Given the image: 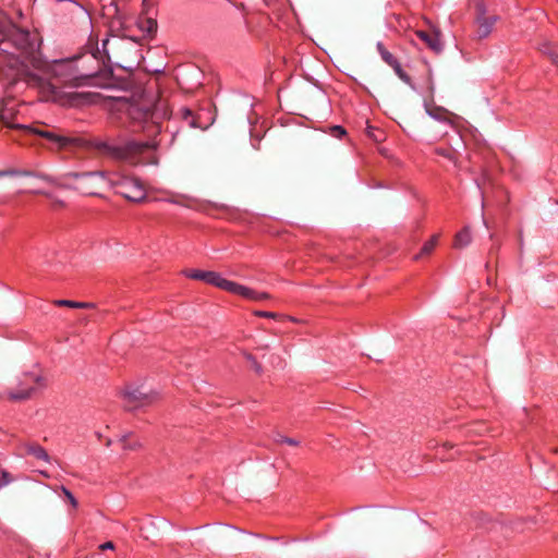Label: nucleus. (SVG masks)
Instances as JSON below:
<instances>
[{"label":"nucleus","instance_id":"nucleus-1","mask_svg":"<svg viewBox=\"0 0 558 558\" xmlns=\"http://www.w3.org/2000/svg\"><path fill=\"white\" fill-rule=\"evenodd\" d=\"M43 36L33 27L20 56H9L4 68L9 84L25 83L38 92L44 101L61 106L81 105L86 95L65 92L64 87H80L89 84L97 76L99 66L87 69L82 57L48 61L41 51Z\"/></svg>","mask_w":558,"mask_h":558},{"label":"nucleus","instance_id":"nucleus-37","mask_svg":"<svg viewBox=\"0 0 558 558\" xmlns=\"http://www.w3.org/2000/svg\"><path fill=\"white\" fill-rule=\"evenodd\" d=\"M452 447H453V446H452V445H450V444H448V442L444 444V448H450V449H451Z\"/></svg>","mask_w":558,"mask_h":558},{"label":"nucleus","instance_id":"nucleus-39","mask_svg":"<svg viewBox=\"0 0 558 558\" xmlns=\"http://www.w3.org/2000/svg\"><path fill=\"white\" fill-rule=\"evenodd\" d=\"M28 558H33V557L29 556Z\"/></svg>","mask_w":558,"mask_h":558},{"label":"nucleus","instance_id":"nucleus-17","mask_svg":"<svg viewBox=\"0 0 558 558\" xmlns=\"http://www.w3.org/2000/svg\"><path fill=\"white\" fill-rule=\"evenodd\" d=\"M138 28L147 37H154L158 29L157 21L153 17H140Z\"/></svg>","mask_w":558,"mask_h":558},{"label":"nucleus","instance_id":"nucleus-31","mask_svg":"<svg viewBox=\"0 0 558 558\" xmlns=\"http://www.w3.org/2000/svg\"><path fill=\"white\" fill-rule=\"evenodd\" d=\"M427 113L436 120H441L445 112L444 108L435 107L434 109L427 108Z\"/></svg>","mask_w":558,"mask_h":558},{"label":"nucleus","instance_id":"nucleus-35","mask_svg":"<svg viewBox=\"0 0 558 558\" xmlns=\"http://www.w3.org/2000/svg\"><path fill=\"white\" fill-rule=\"evenodd\" d=\"M108 43H109V38H106V39L102 40V49H104V52H106V53H107L106 46H107Z\"/></svg>","mask_w":558,"mask_h":558},{"label":"nucleus","instance_id":"nucleus-5","mask_svg":"<svg viewBox=\"0 0 558 558\" xmlns=\"http://www.w3.org/2000/svg\"><path fill=\"white\" fill-rule=\"evenodd\" d=\"M109 186L114 189L116 194L130 202L141 203L146 199L145 186L137 178L118 174L110 175Z\"/></svg>","mask_w":558,"mask_h":558},{"label":"nucleus","instance_id":"nucleus-29","mask_svg":"<svg viewBox=\"0 0 558 558\" xmlns=\"http://www.w3.org/2000/svg\"><path fill=\"white\" fill-rule=\"evenodd\" d=\"M244 356H245V359L250 362V364H251L252 368H253V369H254L258 375H259V374H262V372H263V367H262V365L258 363V361L256 360V357H255L253 354L247 353V352H245V353H244Z\"/></svg>","mask_w":558,"mask_h":558},{"label":"nucleus","instance_id":"nucleus-28","mask_svg":"<svg viewBox=\"0 0 558 558\" xmlns=\"http://www.w3.org/2000/svg\"><path fill=\"white\" fill-rule=\"evenodd\" d=\"M329 134L341 140L347 135V130L342 125H332L329 128Z\"/></svg>","mask_w":558,"mask_h":558},{"label":"nucleus","instance_id":"nucleus-7","mask_svg":"<svg viewBox=\"0 0 558 558\" xmlns=\"http://www.w3.org/2000/svg\"><path fill=\"white\" fill-rule=\"evenodd\" d=\"M472 2L474 8V25L476 27L475 34L477 39L482 40L493 33L499 16L497 14L487 13V7L484 0H472Z\"/></svg>","mask_w":558,"mask_h":558},{"label":"nucleus","instance_id":"nucleus-4","mask_svg":"<svg viewBox=\"0 0 558 558\" xmlns=\"http://www.w3.org/2000/svg\"><path fill=\"white\" fill-rule=\"evenodd\" d=\"M110 174L105 171H70L64 179L71 181L72 189L87 196L102 197L101 190L109 185Z\"/></svg>","mask_w":558,"mask_h":558},{"label":"nucleus","instance_id":"nucleus-2","mask_svg":"<svg viewBox=\"0 0 558 558\" xmlns=\"http://www.w3.org/2000/svg\"><path fill=\"white\" fill-rule=\"evenodd\" d=\"M32 28L23 27L12 20L0 19V75L5 80V63L9 56H20Z\"/></svg>","mask_w":558,"mask_h":558},{"label":"nucleus","instance_id":"nucleus-36","mask_svg":"<svg viewBox=\"0 0 558 558\" xmlns=\"http://www.w3.org/2000/svg\"><path fill=\"white\" fill-rule=\"evenodd\" d=\"M39 473H40L43 476H45V477H49V476H50V475L48 474V472H46V471H40Z\"/></svg>","mask_w":558,"mask_h":558},{"label":"nucleus","instance_id":"nucleus-30","mask_svg":"<svg viewBox=\"0 0 558 558\" xmlns=\"http://www.w3.org/2000/svg\"><path fill=\"white\" fill-rule=\"evenodd\" d=\"M253 315L256 317L271 318V319H276L279 317V314H277L275 312H268V311H254Z\"/></svg>","mask_w":558,"mask_h":558},{"label":"nucleus","instance_id":"nucleus-21","mask_svg":"<svg viewBox=\"0 0 558 558\" xmlns=\"http://www.w3.org/2000/svg\"><path fill=\"white\" fill-rule=\"evenodd\" d=\"M538 50L542 54L548 57L550 62L555 65H558V51L549 41H545L539 45Z\"/></svg>","mask_w":558,"mask_h":558},{"label":"nucleus","instance_id":"nucleus-6","mask_svg":"<svg viewBox=\"0 0 558 558\" xmlns=\"http://www.w3.org/2000/svg\"><path fill=\"white\" fill-rule=\"evenodd\" d=\"M119 397L123 401V407L128 411H134L141 408L149 407L159 400L156 391L144 390L143 386L126 385L119 391Z\"/></svg>","mask_w":558,"mask_h":558},{"label":"nucleus","instance_id":"nucleus-24","mask_svg":"<svg viewBox=\"0 0 558 558\" xmlns=\"http://www.w3.org/2000/svg\"><path fill=\"white\" fill-rule=\"evenodd\" d=\"M183 274L189 279L199 280V281H204L205 283H207L209 271L201 270V269H187V270H184Z\"/></svg>","mask_w":558,"mask_h":558},{"label":"nucleus","instance_id":"nucleus-18","mask_svg":"<svg viewBox=\"0 0 558 558\" xmlns=\"http://www.w3.org/2000/svg\"><path fill=\"white\" fill-rule=\"evenodd\" d=\"M435 155L440 156L448 161L452 162L454 167H458L459 153L452 147H436L434 149Z\"/></svg>","mask_w":558,"mask_h":558},{"label":"nucleus","instance_id":"nucleus-19","mask_svg":"<svg viewBox=\"0 0 558 558\" xmlns=\"http://www.w3.org/2000/svg\"><path fill=\"white\" fill-rule=\"evenodd\" d=\"M438 240L439 234L432 235V238L423 244L420 252L414 256V259L418 260L420 258L430 255L432 252L435 250Z\"/></svg>","mask_w":558,"mask_h":558},{"label":"nucleus","instance_id":"nucleus-11","mask_svg":"<svg viewBox=\"0 0 558 558\" xmlns=\"http://www.w3.org/2000/svg\"><path fill=\"white\" fill-rule=\"evenodd\" d=\"M415 35L420 38L433 52L440 53L444 49L441 43V34L437 29L433 31H415Z\"/></svg>","mask_w":558,"mask_h":558},{"label":"nucleus","instance_id":"nucleus-38","mask_svg":"<svg viewBox=\"0 0 558 558\" xmlns=\"http://www.w3.org/2000/svg\"><path fill=\"white\" fill-rule=\"evenodd\" d=\"M95 58H96V57H95V54H92L89 59H90L92 61H94V60H95Z\"/></svg>","mask_w":558,"mask_h":558},{"label":"nucleus","instance_id":"nucleus-12","mask_svg":"<svg viewBox=\"0 0 558 558\" xmlns=\"http://www.w3.org/2000/svg\"><path fill=\"white\" fill-rule=\"evenodd\" d=\"M207 284L214 286L231 294H234L239 283L223 278L217 271H209Z\"/></svg>","mask_w":558,"mask_h":558},{"label":"nucleus","instance_id":"nucleus-10","mask_svg":"<svg viewBox=\"0 0 558 558\" xmlns=\"http://www.w3.org/2000/svg\"><path fill=\"white\" fill-rule=\"evenodd\" d=\"M376 49L385 63L391 66L396 73V75L407 85L411 86L413 89L415 88L412 78L410 75L402 69L401 63L398 58L395 57L384 45V43L378 41L376 44Z\"/></svg>","mask_w":558,"mask_h":558},{"label":"nucleus","instance_id":"nucleus-16","mask_svg":"<svg viewBox=\"0 0 558 558\" xmlns=\"http://www.w3.org/2000/svg\"><path fill=\"white\" fill-rule=\"evenodd\" d=\"M120 442L123 450L137 451L143 448V444L141 442L140 438L133 433L123 435L120 438Z\"/></svg>","mask_w":558,"mask_h":558},{"label":"nucleus","instance_id":"nucleus-26","mask_svg":"<svg viewBox=\"0 0 558 558\" xmlns=\"http://www.w3.org/2000/svg\"><path fill=\"white\" fill-rule=\"evenodd\" d=\"M426 93L428 98L433 101L435 94V84L430 66L427 64V76H426Z\"/></svg>","mask_w":558,"mask_h":558},{"label":"nucleus","instance_id":"nucleus-22","mask_svg":"<svg viewBox=\"0 0 558 558\" xmlns=\"http://www.w3.org/2000/svg\"><path fill=\"white\" fill-rule=\"evenodd\" d=\"M365 131L367 137L375 143H381L386 140V133L379 128L367 124Z\"/></svg>","mask_w":558,"mask_h":558},{"label":"nucleus","instance_id":"nucleus-34","mask_svg":"<svg viewBox=\"0 0 558 558\" xmlns=\"http://www.w3.org/2000/svg\"><path fill=\"white\" fill-rule=\"evenodd\" d=\"M113 548H114V544H113L111 541L106 542V543H104V544H101V545L99 546V549H100V550L113 549Z\"/></svg>","mask_w":558,"mask_h":558},{"label":"nucleus","instance_id":"nucleus-14","mask_svg":"<svg viewBox=\"0 0 558 558\" xmlns=\"http://www.w3.org/2000/svg\"><path fill=\"white\" fill-rule=\"evenodd\" d=\"M234 295H240L245 300L255 301V302L270 299L269 293L258 292L252 288H248V287L240 284V283L238 284Z\"/></svg>","mask_w":558,"mask_h":558},{"label":"nucleus","instance_id":"nucleus-3","mask_svg":"<svg viewBox=\"0 0 558 558\" xmlns=\"http://www.w3.org/2000/svg\"><path fill=\"white\" fill-rule=\"evenodd\" d=\"M95 147L113 160L126 161L132 165L141 162L142 156L151 149L147 141L129 140L121 143L98 141Z\"/></svg>","mask_w":558,"mask_h":558},{"label":"nucleus","instance_id":"nucleus-9","mask_svg":"<svg viewBox=\"0 0 558 558\" xmlns=\"http://www.w3.org/2000/svg\"><path fill=\"white\" fill-rule=\"evenodd\" d=\"M14 118V112L12 109L7 108L5 104L3 101H0V122H2L4 125L11 128V129H23L31 132H34L43 137H46L53 142H60L62 138L58 135H54L53 133L47 132V131H39L36 130L29 125H23V124H13L11 121Z\"/></svg>","mask_w":558,"mask_h":558},{"label":"nucleus","instance_id":"nucleus-25","mask_svg":"<svg viewBox=\"0 0 558 558\" xmlns=\"http://www.w3.org/2000/svg\"><path fill=\"white\" fill-rule=\"evenodd\" d=\"M3 177H34V172L31 170H20V169H5L0 170V178Z\"/></svg>","mask_w":558,"mask_h":558},{"label":"nucleus","instance_id":"nucleus-32","mask_svg":"<svg viewBox=\"0 0 558 558\" xmlns=\"http://www.w3.org/2000/svg\"><path fill=\"white\" fill-rule=\"evenodd\" d=\"M0 473V488L13 482V477L8 471L1 470Z\"/></svg>","mask_w":558,"mask_h":558},{"label":"nucleus","instance_id":"nucleus-20","mask_svg":"<svg viewBox=\"0 0 558 558\" xmlns=\"http://www.w3.org/2000/svg\"><path fill=\"white\" fill-rule=\"evenodd\" d=\"M471 241H472L471 231L468 227H465L456 234L454 241H453V246L456 248H463V247L468 246L471 243Z\"/></svg>","mask_w":558,"mask_h":558},{"label":"nucleus","instance_id":"nucleus-27","mask_svg":"<svg viewBox=\"0 0 558 558\" xmlns=\"http://www.w3.org/2000/svg\"><path fill=\"white\" fill-rule=\"evenodd\" d=\"M60 489L63 496L65 497L66 501L73 507V509H77L78 501L74 497V495L65 486H61Z\"/></svg>","mask_w":558,"mask_h":558},{"label":"nucleus","instance_id":"nucleus-23","mask_svg":"<svg viewBox=\"0 0 558 558\" xmlns=\"http://www.w3.org/2000/svg\"><path fill=\"white\" fill-rule=\"evenodd\" d=\"M54 304L57 306H66V307H71V308H94L95 307L94 303L76 302V301H71V300H57V301H54Z\"/></svg>","mask_w":558,"mask_h":558},{"label":"nucleus","instance_id":"nucleus-13","mask_svg":"<svg viewBox=\"0 0 558 558\" xmlns=\"http://www.w3.org/2000/svg\"><path fill=\"white\" fill-rule=\"evenodd\" d=\"M178 114L181 120L186 123L190 128L206 129L207 124L201 121V113L194 112L187 107L180 108Z\"/></svg>","mask_w":558,"mask_h":558},{"label":"nucleus","instance_id":"nucleus-8","mask_svg":"<svg viewBox=\"0 0 558 558\" xmlns=\"http://www.w3.org/2000/svg\"><path fill=\"white\" fill-rule=\"evenodd\" d=\"M21 387L14 390L8 391V398L13 401H22L32 397L36 387L45 386L44 378L33 373L24 374V379L20 385Z\"/></svg>","mask_w":558,"mask_h":558},{"label":"nucleus","instance_id":"nucleus-33","mask_svg":"<svg viewBox=\"0 0 558 558\" xmlns=\"http://www.w3.org/2000/svg\"><path fill=\"white\" fill-rule=\"evenodd\" d=\"M279 441L282 444H287L289 446H299L300 445L299 440H296L294 438H290V437H281V439Z\"/></svg>","mask_w":558,"mask_h":558},{"label":"nucleus","instance_id":"nucleus-15","mask_svg":"<svg viewBox=\"0 0 558 558\" xmlns=\"http://www.w3.org/2000/svg\"><path fill=\"white\" fill-rule=\"evenodd\" d=\"M23 451L26 456H32L37 460L44 461L49 463L50 462V456L47 452V450L36 442H27L23 445Z\"/></svg>","mask_w":558,"mask_h":558}]
</instances>
